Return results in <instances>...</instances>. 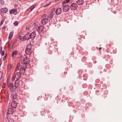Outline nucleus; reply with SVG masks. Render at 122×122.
<instances>
[{"mask_svg": "<svg viewBox=\"0 0 122 122\" xmlns=\"http://www.w3.org/2000/svg\"><path fill=\"white\" fill-rule=\"evenodd\" d=\"M21 60V61H22L21 64H22V65H24V64L26 66H29V63L30 61V59L29 58L25 57L24 58H23L22 57Z\"/></svg>", "mask_w": 122, "mask_h": 122, "instance_id": "obj_1", "label": "nucleus"}, {"mask_svg": "<svg viewBox=\"0 0 122 122\" xmlns=\"http://www.w3.org/2000/svg\"><path fill=\"white\" fill-rule=\"evenodd\" d=\"M15 71L14 72L12 78V80L13 81L16 78L17 80H19L20 79L21 77V73L20 72H16Z\"/></svg>", "mask_w": 122, "mask_h": 122, "instance_id": "obj_2", "label": "nucleus"}, {"mask_svg": "<svg viewBox=\"0 0 122 122\" xmlns=\"http://www.w3.org/2000/svg\"><path fill=\"white\" fill-rule=\"evenodd\" d=\"M49 20V19L47 17L46 15L44 14L41 18V22L43 25H45L47 23Z\"/></svg>", "mask_w": 122, "mask_h": 122, "instance_id": "obj_3", "label": "nucleus"}, {"mask_svg": "<svg viewBox=\"0 0 122 122\" xmlns=\"http://www.w3.org/2000/svg\"><path fill=\"white\" fill-rule=\"evenodd\" d=\"M31 45L30 44H28L26 47L25 50L26 53L28 55H30L32 53V50H31Z\"/></svg>", "mask_w": 122, "mask_h": 122, "instance_id": "obj_4", "label": "nucleus"}, {"mask_svg": "<svg viewBox=\"0 0 122 122\" xmlns=\"http://www.w3.org/2000/svg\"><path fill=\"white\" fill-rule=\"evenodd\" d=\"M8 87L11 92H15L17 88L14 86V85L12 83H10L8 85Z\"/></svg>", "mask_w": 122, "mask_h": 122, "instance_id": "obj_5", "label": "nucleus"}, {"mask_svg": "<svg viewBox=\"0 0 122 122\" xmlns=\"http://www.w3.org/2000/svg\"><path fill=\"white\" fill-rule=\"evenodd\" d=\"M27 68H29V67L27 66H26L24 64V65L21 64L19 72H20L22 74H23L25 73V70Z\"/></svg>", "mask_w": 122, "mask_h": 122, "instance_id": "obj_6", "label": "nucleus"}, {"mask_svg": "<svg viewBox=\"0 0 122 122\" xmlns=\"http://www.w3.org/2000/svg\"><path fill=\"white\" fill-rule=\"evenodd\" d=\"M70 6L71 9L73 10H76L78 7L77 5L75 3L71 4Z\"/></svg>", "mask_w": 122, "mask_h": 122, "instance_id": "obj_7", "label": "nucleus"}, {"mask_svg": "<svg viewBox=\"0 0 122 122\" xmlns=\"http://www.w3.org/2000/svg\"><path fill=\"white\" fill-rule=\"evenodd\" d=\"M70 7V6L68 5H64L63 7V11L64 12L68 11L69 10Z\"/></svg>", "mask_w": 122, "mask_h": 122, "instance_id": "obj_8", "label": "nucleus"}, {"mask_svg": "<svg viewBox=\"0 0 122 122\" xmlns=\"http://www.w3.org/2000/svg\"><path fill=\"white\" fill-rule=\"evenodd\" d=\"M12 97V99L13 101H17L18 99V96L17 94L16 93H13L11 94Z\"/></svg>", "mask_w": 122, "mask_h": 122, "instance_id": "obj_9", "label": "nucleus"}, {"mask_svg": "<svg viewBox=\"0 0 122 122\" xmlns=\"http://www.w3.org/2000/svg\"><path fill=\"white\" fill-rule=\"evenodd\" d=\"M30 39L31 40L33 39L36 36V32L34 31L31 34L30 33Z\"/></svg>", "mask_w": 122, "mask_h": 122, "instance_id": "obj_10", "label": "nucleus"}, {"mask_svg": "<svg viewBox=\"0 0 122 122\" xmlns=\"http://www.w3.org/2000/svg\"><path fill=\"white\" fill-rule=\"evenodd\" d=\"M11 106L12 107L15 108L17 106L16 101H14L11 103Z\"/></svg>", "mask_w": 122, "mask_h": 122, "instance_id": "obj_11", "label": "nucleus"}, {"mask_svg": "<svg viewBox=\"0 0 122 122\" xmlns=\"http://www.w3.org/2000/svg\"><path fill=\"white\" fill-rule=\"evenodd\" d=\"M17 53L18 51H15L12 52V59L15 58Z\"/></svg>", "mask_w": 122, "mask_h": 122, "instance_id": "obj_12", "label": "nucleus"}, {"mask_svg": "<svg viewBox=\"0 0 122 122\" xmlns=\"http://www.w3.org/2000/svg\"><path fill=\"white\" fill-rule=\"evenodd\" d=\"M8 9L6 8H1L0 11L2 13H6L8 11Z\"/></svg>", "mask_w": 122, "mask_h": 122, "instance_id": "obj_13", "label": "nucleus"}, {"mask_svg": "<svg viewBox=\"0 0 122 122\" xmlns=\"http://www.w3.org/2000/svg\"><path fill=\"white\" fill-rule=\"evenodd\" d=\"M44 27L42 25L38 27L37 31L39 32H42L44 30Z\"/></svg>", "mask_w": 122, "mask_h": 122, "instance_id": "obj_14", "label": "nucleus"}, {"mask_svg": "<svg viewBox=\"0 0 122 122\" xmlns=\"http://www.w3.org/2000/svg\"><path fill=\"white\" fill-rule=\"evenodd\" d=\"M17 12V11L16 9H13L10 10V13L11 14H13L14 15H15L16 14Z\"/></svg>", "mask_w": 122, "mask_h": 122, "instance_id": "obj_15", "label": "nucleus"}, {"mask_svg": "<svg viewBox=\"0 0 122 122\" xmlns=\"http://www.w3.org/2000/svg\"><path fill=\"white\" fill-rule=\"evenodd\" d=\"M46 16L48 19L50 20H50L53 17V15L51 14L50 13H48L47 14Z\"/></svg>", "mask_w": 122, "mask_h": 122, "instance_id": "obj_16", "label": "nucleus"}, {"mask_svg": "<svg viewBox=\"0 0 122 122\" xmlns=\"http://www.w3.org/2000/svg\"><path fill=\"white\" fill-rule=\"evenodd\" d=\"M84 3L83 0H77L76 1V3L79 5H82Z\"/></svg>", "mask_w": 122, "mask_h": 122, "instance_id": "obj_17", "label": "nucleus"}, {"mask_svg": "<svg viewBox=\"0 0 122 122\" xmlns=\"http://www.w3.org/2000/svg\"><path fill=\"white\" fill-rule=\"evenodd\" d=\"M62 12V10L61 8H58L56 10V14L57 15L60 14Z\"/></svg>", "mask_w": 122, "mask_h": 122, "instance_id": "obj_18", "label": "nucleus"}, {"mask_svg": "<svg viewBox=\"0 0 122 122\" xmlns=\"http://www.w3.org/2000/svg\"><path fill=\"white\" fill-rule=\"evenodd\" d=\"M14 112V110L11 108H8L7 111V113L10 114H12Z\"/></svg>", "mask_w": 122, "mask_h": 122, "instance_id": "obj_19", "label": "nucleus"}, {"mask_svg": "<svg viewBox=\"0 0 122 122\" xmlns=\"http://www.w3.org/2000/svg\"><path fill=\"white\" fill-rule=\"evenodd\" d=\"M19 84L20 82L18 80H16L14 83L15 87L17 88V87L19 86Z\"/></svg>", "mask_w": 122, "mask_h": 122, "instance_id": "obj_20", "label": "nucleus"}, {"mask_svg": "<svg viewBox=\"0 0 122 122\" xmlns=\"http://www.w3.org/2000/svg\"><path fill=\"white\" fill-rule=\"evenodd\" d=\"M30 33H27L26 34L25 36V40H28L30 39Z\"/></svg>", "mask_w": 122, "mask_h": 122, "instance_id": "obj_21", "label": "nucleus"}, {"mask_svg": "<svg viewBox=\"0 0 122 122\" xmlns=\"http://www.w3.org/2000/svg\"><path fill=\"white\" fill-rule=\"evenodd\" d=\"M51 14H52L53 15L56 14V10L55 9V8H53L49 12Z\"/></svg>", "mask_w": 122, "mask_h": 122, "instance_id": "obj_22", "label": "nucleus"}, {"mask_svg": "<svg viewBox=\"0 0 122 122\" xmlns=\"http://www.w3.org/2000/svg\"><path fill=\"white\" fill-rule=\"evenodd\" d=\"M36 6L35 5H32L28 8V10H29L31 11Z\"/></svg>", "mask_w": 122, "mask_h": 122, "instance_id": "obj_23", "label": "nucleus"}, {"mask_svg": "<svg viewBox=\"0 0 122 122\" xmlns=\"http://www.w3.org/2000/svg\"><path fill=\"white\" fill-rule=\"evenodd\" d=\"M20 65L21 66L20 63V62L18 63L17 64L16 68L15 70V71L18 70L20 67Z\"/></svg>", "mask_w": 122, "mask_h": 122, "instance_id": "obj_24", "label": "nucleus"}, {"mask_svg": "<svg viewBox=\"0 0 122 122\" xmlns=\"http://www.w3.org/2000/svg\"><path fill=\"white\" fill-rule=\"evenodd\" d=\"M19 39L21 41H23L25 40V36L24 37L21 36H20L19 37Z\"/></svg>", "mask_w": 122, "mask_h": 122, "instance_id": "obj_25", "label": "nucleus"}, {"mask_svg": "<svg viewBox=\"0 0 122 122\" xmlns=\"http://www.w3.org/2000/svg\"><path fill=\"white\" fill-rule=\"evenodd\" d=\"M5 18H6V17L5 16H4L3 17V19L2 20V21L0 23V25H1L3 24V23L5 21Z\"/></svg>", "mask_w": 122, "mask_h": 122, "instance_id": "obj_26", "label": "nucleus"}, {"mask_svg": "<svg viewBox=\"0 0 122 122\" xmlns=\"http://www.w3.org/2000/svg\"><path fill=\"white\" fill-rule=\"evenodd\" d=\"M13 32H11L9 34L8 39H10L13 36Z\"/></svg>", "mask_w": 122, "mask_h": 122, "instance_id": "obj_27", "label": "nucleus"}, {"mask_svg": "<svg viewBox=\"0 0 122 122\" xmlns=\"http://www.w3.org/2000/svg\"><path fill=\"white\" fill-rule=\"evenodd\" d=\"M0 4L2 5H3L4 4V1L3 0H0Z\"/></svg>", "mask_w": 122, "mask_h": 122, "instance_id": "obj_28", "label": "nucleus"}, {"mask_svg": "<svg viewBox=\"0 0 122 122\" xmlns=\"http://www.w3.org/2000/svg\"><path fill=\"white\" fill-rule=\"evenodd\" d=\"M13 119L12 118H10L8 120V122H14Z\"/></svg>", "mask_w": 122, "mask_h": 122, "instance_id": "obj_29", "label": "nucleus"}, {"mask_svg": "<svg viewBox=\"0 0 122 122\" xmlns=\"http://www.w3.org/2000/svg\"><path fill=\"white\" fill-rule=\"evenodd\" d=\"M31 28V26L30 25H28L26 26V30H28Z\"/></svg>", "mask_w": 122, "mask_h": 122, "instance_id": "obj_30", "label": "nucleus"}, {"mask_svg": "<svg viewBox=\"0 0 122 122\" xmlns=\"http://www.w3.org/2000/svg\"><path fill=\"white\" fill-rule=\"evenodd\" d=\"M14 24L15 26H17L18 25V22L17 21H15L14 23Z\"/></svg>", "mask_w": 122, "mask_h": 122, "instance_id": "obj_31", "label": "nucleus"}, {"mask_svg": "<svg viewBox=\"0 0 122 122\" xmlns=\"http://www.w3.org/2000/svg\"><path fill=\"white\" fill-rule=\"evenodd\" d=\"M3 76L2 72L1 71H0V79Z\"/></svg>", "mask_w": 122, "mask_h": 122, "instance_id": "obj_32", "label": "nucleus"}, {"mask_svg": "<svg viewBox=\"0 0 122 122\" xmlns=\"http://www.w3.org/2000/svg\"><path fill=\"white\" fill-rule=\"evenodd\" d=\"M51 3L50 2L49 4H46L44 5V7H46L49 5L50 4H51Z\"/></svg>", "mask_w": 122, "mask_h": 122, "instance_id": "obj_33", "label": "nucleus"}, {"mask_svg": "<svg viewBox=\"0 0 122 122\" xmlns=\"http://www.w3.org/2000/svg\"><path fill=\"white\" fill-rule=\"evenodd\" d=\"M4 53H5V52L4 51H2V54H1L2 56H3L4 55Z\"/></svg>", "mask_w": 122, "mask_h": 122, "instance_id": "obj_34", "label": "nucleus"}, {"mask_svg": "<svg viewBox=\"0 0 122 122\" xmlns=\"http://www.w3.org/2000/svg\"><path fill=\"white\" fill-rule=\"evenodd\" d=\"M9 114H9L8 113H7L6 114V117H7V118H9L8 117L9 116Z\"/></svg>", "mask_w": 122, "mask_h": 122, "instance_id": "obj_35", "label": "nucleus"}, {"mask_svg": "<svg viewBox=\"0 0 122 122\" xmlns=\"http://www.w3.org/2000/svg\"><path fill=\"white\" fill-rule=\"evenodd\" d=\"M70 0H65V1L67 3H68L70 1Z\"/></svg>", "mask_w": 122, "mask_h": 122, "instance_id": "obj_36", "label": "nucleus"}, {"mask_svg": "<svg viewBox=\"0 0 122 122\" xmlns=\"http://www.w3.org/2000/svg\"><path fill=\"white\" fill-rule=\"evenodd\" d=\"M67 3L65 1V0L62 3L63 4H65L66 3Z\"/></svg>", "mask_w": 122, "mask_h": 122, "instance_id": "obj_37", "label": "nucleus"}, {"mask_svg": "<svg viewBox=\"0 0 122 122\" xmlns=\"http://www.w3.org/2000/svg\"><path fill=\"white\" fill-rule=\"evenodd\" d=\"M1 60H0V66H1Z\"/></svg>", "mask_w": 122, "mask_h": 122, "instance_id": "obj_38", "label": "nucleus"}, {"mask_svg": "<svg viewBox=\"0 0 122 122\" xmlns=\"http://www.w3.org/2000/svg\"><path fill=\"white\" fill-rule=\"evenodd\" d=\"M102 48L101 47H100L99 48V50H100Z\"/></svg>", "mask_w": 122, "mask_h": 122, "instance_id": "obj_39", "label": "nucleus"}, {"mask_svg": "<svg viewBox=\"0 0 122 122\" xmlns=\"http://www.w3.org/2000/svg\"><path fill=\"white\" fill-rule=\"evenodd\" d=\"M58 0H56V2H57V1H58Z\"/></svg>", "mask_w": 122, "mask_h": 122, "instance_id": "obj_40", "label": "nucleus"}, {"mask_svg": "<svg viewBox=\"0 0 122 122\" xmlns=\"http://www.w3.org/2000/svg\"><path fill=\"white\" fill-rule=\"evenodd\" d=\"M10 45V44H9V46Z\"/></svg>", "mask_w": 122, "mask_h": 122, "instance_id": "obj_41", "label": "nucleus"}, {"mask_svg": "<svg viewBox=\"0 0 122 122\" xmlns=\"http://www.w3.org/2000/svg\"><path fill=\"white\" fill-rule=\"evenodd\" d=\"M46 0V1H47V0Z\"/></svg>", "mask_w": 122, "mask_h": 122, "instance_id": "obj_42", "label": "nucleus"}]
</instances>
